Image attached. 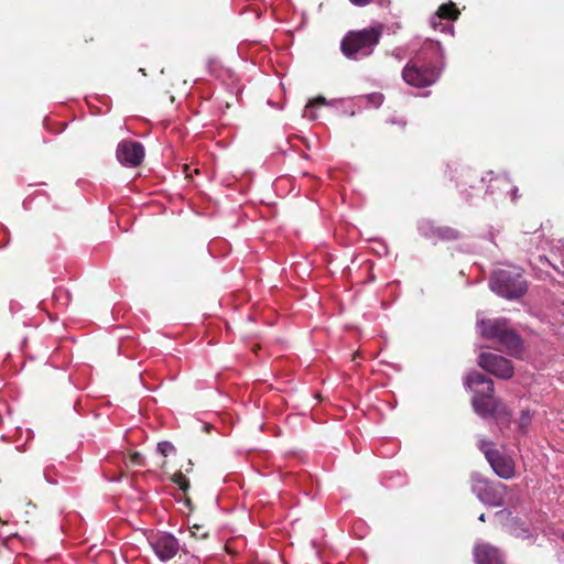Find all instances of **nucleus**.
<instances>
[{
  "instance_id": "obj_10",
  "label": "nucleus",
  "mask_w": 564,
  "mask_h": 564,
  "mask_svg": "<svg viewBox=\"0 0 564 564\" xmlns=\"http://www.w3.org/2000/svg\"><path fill=\"white\" fill-rule=\"evenodd\" d=\"M474 556L477 564H505L500 550L489 543H477Z\"/></svg>"
},
{
  "instance_id": "obj_18",
  "label": "nucleus",
  "mask_w": 564,
  "mask_h": 564,
  "mask_svg": "<svg viewBox=\"0 0 564 564\" xmlns=\"http://www.w3.org/2000/svg\"><path fill=\"white\" fill-rule=\"evenodd\" d=\"M478 448L485 454L487 460L489 459V454L497 452L492 448V443L485 438L478 441Z\"/></svg>"
},
{
  "instance_id": "obj_14",
  "label": "nucleus",
  "mask_w": 564,
  "mask_h": 564,
  "mask_svg": "<svg viewBox=\"0 0 564 564\" xmlns=\"http://www.w3.org/2000/svg\"><path fill=\"white\" fill-rule=\"evenodd\" d=\"M432 234L436 238H438L441 240H446V241L457 240L460 237V234L458 230H456L455 228H452V227H447V226L432 228Z\"/></svg>"
},
{
  "instance_id": "obj_15",
  "label": "nucleus",
  "mask_w": 564,
  "mask_h": 564,
  "mask_svg": "<svg viewBox=\"0 0 564 564\" xmlns=\"http://www.w3.org/2000/svg\"><path fill=\"white\" fill-rule=\"evenodd\" d=\"M460 182L457 184L458 187H462V192H465V186L466 185H469V187L471 188H476V183L477 184H482L484 180L482 178H479L478 175L468 170V171H465L464 173H462L460 175Z\"/></svg>"
},
{
  "instance_id": "obj_8",
  "label": "nucleus",
  "mask_w": 564,
  "mask_h": 564,
  "mask_svg": "<svg viewBox=\"0 0 564 564\" xmlns=\"http://www.w3.org/2000/svg\"><path fill=\"white\" fill-rule=\"evenodd\" d=\"M116 154L121 164L138 166L143 161L144 148L137 141L123 140L118 144Z\"/></svg>"
},
{
  "instance_id": "obj_17",
  "label": "nucleus",
  "mask_w": 564,
  "mask_h": 564,
  "mask_svg": "<svg viewBox=\"0 0 564 564\" xmlns=\"http://www.w3.org/2000/svg\"><path fill=\"white\" fill-rule=\"evenodd\" d=\"M173 482L178 486V488L183 491H186L189 487V480L186 478V476L178 471L173 475L172 478Z\"/></svg>"
},
{
  "instance_id": "obj_20",
  "label": "nucleus",
  "mask_w": 564,
  "mask_h": 564,
  "mask_svg": "<svg viewBox=\"0 0 564 564\" xmlns=\"http://www.w3.org/2000/svg\"><path fill=\"white\" fill-rule=\"evenodd\" d=\"M365 99L376 108L383 102V96L379 93L367 95Z\"/></svg>"
},
{
  "instance_id": "obj_23",
  "label": "nucleus",
  "mask_w": 564,
  "mask_h": 564,
  "mask_svg": "<svg viewBox=\"0 0 564 564\" xmlns=\"http://www.w3.org/2000/svg\"><path fill=\"white\" fill-rule=\"evenodd\" d=\"M217 65H218V63L215 59H208L207 64H206L209 73L213 75L216 74Z\"/></svg>"
},
{
  "instance_id": "obj_11",
  "label": "nucleus",
  "mask_w": 564,
  "mask_h": 564,
  "mask_svg": "<svg viewBox=\"0 0 564 564\" xmlns=\"http://www.w3.org/2000/svg\"><path fill=\"white\" fill-rule=\"evenodd\" d=\"M478 326L481 336L497 340L508 326V322L505 318L484 319L478 324Z\"/></svg>"
},
{
  "instance_id": "obj_13",
  "label": "nucleus",
  "mask_w": 564,
  "mask_h": 564,
  "mask_svg": "<svg viewBox=\"0 0 564 564\" xmlns=\"http://www.w3.org/2000/svg\"><path fill=\"white\" fill-rule=\"evenodd\" d=\"M459 10L454 2H448L440 6L437 11L431 17L430 24L436 25V20L454 21L458 18Z\"/></svg>"
},
{
  "instance_id": "obj_19",
  "label": "nucleus",
  "mask_w": 564,
  "mask_h": 564,
  "mask_svg": "<svg viewBox=\"0 0 564 564\" xmlns=\"http://www.w3.org/2000/svg\"><path fill=\"white\" fill-rule=\"evenodd\" d=\"M532 416L529 410H522L521 415L519 417V427L521 431H525V429L530 425Z\"/></svg>"
},
{
  "instance_id": "obj_4",
  "label": "nucleus",
  "mask_w": 564,
  "mask_h": 564,
  "mask_svg": "<svg viewBox=\"0 0 564 564\" xmlns=\"http://www.w3.org/2000/svg\"><path fill=\"white\" fill-rule=\"evenodd\" d=\"M490 289L499 296L516 300L527 293L528 284L519 268H508L494 272Z\"/></svg>"
},
{
  "instance_id": "obj_24",
  "label": "nucleus",
  "mask_w": 564,
  "mask_h": 564,
  "mask_svg": "<svg viewBox=\"0 0 564 564\" xmlns=\"http://www.w3.org/2000/svg\"><path fill=\"white\" fill-rule=\"evenodd\" d=\"M130 460L132 464L134 465H141L142 464V456L141 454L139 453H133L131 456H130Z\"/></svg>"
},
{
  "instance_id": "obj_5",
  "label": "nucleus",
  "mask_w": 564,
  "mask_h": 564,
  "mask_svg": "<svg viewBox=\"0 0 564 564\" xmlns=\"http://www.w3.org/2000/svg\"><path fill=\"white\" fill-rule=\"evenodd\" d=\"M507 487L500 482H491L479 474L471 476V490L478 499L491 507H501L505 502Z\"/></svg>"
},
{
  "instance_id": "obj_12",
  "label": "nucleus",
  "mask_w": 564,
  "mask_h": 564,
  "mask_svg": "<svg viewBox=\"0 0 564 564\" xmlns=\"http://www.w3.org/2000/svg\"><path fill=\"white\" fill-rule=\"evenodd\" d=\"M497 340L506 350L511 354H516L521 349L522 343L520 337L509 326L506 327Z\"/></svg>"
},
{
  "instance_id": "obj_6",
  "label": "nucleus",
  "mask_w": 564,
  "mask_h": 564,
  "mask_svg": "<svg viewBox=\"0 0 564 564\" xmlns=\"http://www.w3.org/2000/svg\"><path fill=\"white\" fill-rule=\"evenodd\" d=\"M148 542L162 562L173 558L181 549L178 540L169 532L151 533L148 536Z\"/></svg>"
},
{
  "instance_id": "obj_9",
  "label": "nucleus",
  "mask_w": 564,
  "mask_h": 564,
  "mask_svg": "<svg viewBox=\"0 0 564 564\" xmlns=\"http://www.w3.org/2000/svg\"><path fill=\"white\" fill-rule=\"evenodd\" d=\"M488 463L495 470V473L503 478L510 479L516 474V464L511 456L502 454L500 452L489 454Z\"/></svg>"
},
{
  "instance_id": "obj_21",
  "label": "nucleus",
  "mask_w": 564,
  "mask_h": 564,
  "mask_svg": "<svg viewBox=\"0 0 564 564\" xmlns=\"http://www.w3.org/2000/svg\"><path fill=\"white\" fill-rule=\"evenodd\" d=\"M174 446L170 442H161L158 444V451L165 457L174 452Z\"/></svg>"
},
{
  "instance_id": "obj_25",
  "label": "nucleus",
  "mask_w": 564,
  "mask_h": 564,
  "mask_svg": "<svg viewBox=\"0 0 564 564\" xmlns=\"http://www.w3.org/2000/svg\"><path fill=\"white\" fill-rule=\"evenodd\" d=\"M355 6L364 7L372 0H350Z\"/></svg>"
},
{
  "instance_id": "obj_7",
  "label": "nucleus",
  "mask_w": 564,
  "mask_h": 564,
  "mask_svg": "<svg viewBox=\"0 0 564 564\" xmlns=\"http://www.w3.org/2000/svg\"><path fill=\"white\" fill-rule=\"evenodd\" d=\"M478 365L484 370L501 379H509L513 375L511 361L492 352H481L478 358Z\"/></svg>"
},
{
  "instance_id": "obj_3",
  "label": "nucleus",
  "mask_w": 564,
  "mask_h": 564,
  "mask_svg": "<svg viewBox=\"0 0 564 564\" xmlns=\"http://www.w3.org/2000/svg\"><path fill=\"white\" fill-rule=\"evenodd\" d=\"M383 31L384 25L381 23L348 31L340 41V51L345 57L352 61L369 57L379 44Z\"/></svg>"
},
{
  "instance_id": "obj_28",
  "label": "nucleus",
  "mask_w": 564,
  "mask_h": 564,
  "mask_svg": "<svg viewBox=\"0 0 564 564\" xmlns=\"http://www.w3.org/2000/svg\"><path fill=\"white\" fill-rule=\"evenodd\" d=\"M192 564H198V563H196V561H195V562H193Z\"/></svg>"
},
{
  "instance_id": "obj_2",
  "label": "nucleus",
  "mask_w": 564,
  "mask_h": 564,
  "mask_svg": "<svg viewBox=\"0 0 564 564\" xmlns=\"http://www.w3.org/2000/svg\"><path fill=\"white\" fill-rule=\"evenodd\" d=\"M465 384L474 391L471 405L481 417L492 416L500 427L509 425L511 412L500 400L494 398V382L484 373L473 371L465 379Z\"/></svg>"
},
{
  "instance_id": "obj_26",
  "label": "nucleus",
  "mask_w": 564,
  "mask_h": 564,
  "mask_svg": "<svg viewBox=\"0 0 564 564\" xmlns=\"http://www.w3.org/2000/svg\"><path fill=\"white\" fill-rule=\"evenodd\" d=\"M517 194H518V188L516 187V188L512 189V199L513 200L516 199Z\"/></svg>"
},
{
  "instance_id": "obj_22",
  "label": "nucleus",
  "mask_w": 564,
  "mask_h": 564,
  "mask_svg": "<svg viewBox=\"0 0 564 564\" xmlns=\"http://www.w3.org/2000/svg\"><path fill=\"white\" fill-rule=\"evenodd\" d=\"M436 25H431L434 30H440L441 32H445L446 30H451L452 26L444 24L443 20H436Z\"/></svg>"
},
{
  "instance_id": "obj_27",
  "label": "nucleus",
  "mask_w": 564,
  "mask_h": 564,
  "mask_svg": "<svg viewBox=\"0 0 564 564\" xmlns=\"http://www.w3.org/2000/svg\"><path fill=\"white\" fill-rule=\"evenodd\" d=\"M479 521H481V522H485V521H486V519H485V514H484V513H482V514H480V517H479Z\"/></svg>"
},
{
  "instance_id": "obj_16",
  "label": "nucleus",
  "mask_w": 564,
  "mask_h": 564,
  "mask_svg": "<svg viewBox=\"0 0 564 564\" xmlns=\"http://www.w3.org/2000/svg\"><path fill=\"white\" fill-rule=\"evenodd\" d=\"M325 104H326V100H325V98H324V97H317V98H315V99L311 100V101L306 105V107H305V109H304V113H303V116H304L305 118L310 119V120H315V119L317 118V116H316V113H315V111H314V108H315V107H318V106H323V105H325Z\"/></svg>"
},
{
  "instance_id": "obj_1",
  "label": "nucleus",
  "mask_w": 564,
  "mask_h": 564,
  "mask_svg": "<svg viewBox=\"0 0 564 564\" xmlns=\"http://www.w3.org/2000/svg\"><path fill=\"white\" fill-rule=\"evenodd\" d=\"M442 69V46L440 42L429 41L417 56L405 64L402 78L410 86L425 88L437 82Z\"/></svg>"
}]
</instances>
